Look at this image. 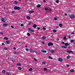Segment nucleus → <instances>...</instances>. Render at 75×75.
Segmentation results:
<instances>
[{"mask_svg": "<svg viewBox=\"0 0 75 75\" xmlns=\"http://www.w3.org/2000/svg\"><path fill=\"white\" fill-rule=\"evenodd\" d=\"M14 10H20L21 9V8L20 7L18 6H15L14 7V8H13Z\"/></svg>", "mask_w": 75, "mask_h": 75, "instance_id": "nucleus-1", "label": "nucleus"}, {"mask_svg": "<svg viewBox=\"0 0 75 75\" xmlns=\"http://www.w3.org/2000/svg\"><path fill=\"white\" fill-rule=\"evenodd\" d=\"M48 45L49 47L50 46H52L53 45V43L51 42H50L48 43Z\"/></svg>", "mask_w": 75, "mask_h": 75, "instance_id": "nucleus-2", "label": "nucleus"}, {"mask_svg": "<svg viewBox=\"0 0 75 75\" xmlns=\"http://www.w3.org/2000/svg\"><path fill=\"white\" fill-rule=\"evenodd\" d=\"M1 20L3 22H5L7 20L6 19V18H2L1 19Z\"/></svg>", "mask_w": 75, "mask_h": 75, "instance_id": "nucleus-3", "label": "nucleus"}, {"mask_svg": "<svg viewBox=\"0 0 75 75\" xmlns=\"http://www.w3.org/2000/svg\"><path fill=\"white\" fill-rule=\"evenodd\" d=\"M70 18H75V16H74V15H71V16H70Z\"/></svg>", "mask_w": 75, "mask_h": 75, "instance_id": "nucleus-4", "label": "nucleus"}, {"mask_svg": "<svg viewBox=\"0 0 75 75\" xmlns=\"http://www.w3.org/2000/svg\"><path fill=\"white\" fill-rule=\"evenodd\" d=\"M67 52L68 53H73V52L71 50H67Z\"/></svg>", "mask_w": 75, "mask_h": 75, "instance_id": "nucleus-5", "label": "nucleus"}, {"mask_svg": "<svg viewBox=\"0 0 75 75\" xmlns=\"http://www.w3.org/2000/svg\"><path fill=\"white\" fill-rule=\"evenodd\" d=\"M64 45L65 46H69V44L68 43H64Z\"/></svg>", "mask_w": 75, "mask_h": 75, "instance_id": "nucleus-6", "label": "nucleus"}, {"mask_svg": "<svg viewBox=\"0 0 75 75\" xmlns=\"http://www.w3.org/2000/svg\"><path fill=\"white\" fill-rule=\"evenodd\" d=\"M41 52H44V53H46V52H47V51L46 50H41Z\"/></svg>", "mask_w": 75, "mask_h": 75, "instance_id": "nucleus-7", "label": "nucleus"}, {"mask_svg": "<svg viewBox=\"0 0 75 75\" xmlns=\"http://www.w3.org/2000/svg\"><path fill=\"white\" fill-rule=\"evenodd\" d=\"M3 26H4V27H7V25H8V24L4 23L3 24Z\"/></svg>", "mask_w": 75, "mask_h": 75, "instance_id": "nucleus-8", "label": "nucleus"}, {"mask_svg": "<svg viewBox=\"0 0 75 75\" xmlns=\"http://www.w3.org/2000/svg\"><path fill=\"white\" fill-rule=\"evenodd\" d=\"M41 6V5L40 4H39L37 6V7L38 8H40V7Z\"/></svg>", "mask_w": 75, "mask_h": 75, "instance_id": "nucleus-9", "label": "nucleus"}, {"mask_svg": "<svg viewBox=\"0 0 75 75\" xmlns=\"http://www.w3.org/2000/svg\"><path fill=\"white\" fill-rule=\"evenodd\" d=\"M59 61H60V62H62V59L61 58H59Z\"/></svg>", "mask_w": 75, "mask_h": 75, "instance_id": "nucleus-10", "label": "nucleus"}, {"mask_svg": "<svg viewBox=\"0 0 75 75\" xmlns=\"http://www.w3.org/2000/svg\"><path fill=\"white\" fill-rule=\"evenodd\" d=\"M75 42V40H70V42H71V43H72V42Z\"/></svg>", "mask_w": 75, "mask_h": 75, "instance_id": "nucleus-11", "label": "nucleus"}, {"mask_svg": "<svg viewBox=\"0 0 75 75\" xmlns=\"http://www.w3.org/2000/svg\"><path fill=\"white\" fill-rule=\"evenodd\" d=\"M34 11H29V13L30 14H31V13H34Z\"/></svg>", "mask_w": 75, "mask_h": 75, "instance_id": "nucleus-12", "label": "nucleus"}, {"mask_svg": "<svg viewBox=\"0 0 75 75\" xmlns=\"http://www.w3.org/2000/svg\"><path fill=\"white\" fill-rule=\"evenodd\" d=\"M14 54H15L16 55H17V54H18V52H14Z\"/></svg>", "mask_w": 75, "mask_h": 75, "instance_id": "nucleus-13", "label": "nucleus"}, {"mask_svg": "<svg viewBox=\"0 0 75 75\" xmlns=\"http://www.w3.org/2000/svg\"><path fill=\"white\" fill-rule=\"evenodd\" d=\"M33 26V28H36V27H37V25H35V24H34Z\"/></svg>", "mask_w": 75, "mask_h": 75, "instance_id": "nucleus-14", "label": "nucleus"}, {"mask_svg": "<svg viewBox=\"0 0 75 75\" xmlns=\"http://www.w3.org/2000/svg\"><path fill=\"white\" fill-rule=\"evenodd\" d=\"M62 48H64L65 49H67V47L65 46H62Z\"/></svg>", "mask_w": 75, "mask_h": 75, "instance_id": "nucleus-15", "label": "nucleus"}, {"mask_svg": "<svg viewBox=\"0 0 75 75\" xmlns=\"http://www.w3.org/2000/svg\"><path fill=\"white\" fill-rule=\"evenodd\" d=\"M29 50L30 52H33V50L31 48Z\"/></svg>", "mask_w": 75, "mask_h": 75, "instance_id": "nucleus-16", "label": "nucleus"}, {"mask_svg": "<svg viewBox=\"0 0 75 75\" xmlns=\"http://www.w3.org/2000/svg\"><path fill=\"white\" fill-rule=\"evenodd\" d=\"M17 65H19V66H21V64L20 63H18L17 64Z\"/></svg>", "mask_w": 75, "mask_h": 75, "instance_id": "nucleus-17", "label": "nucleus"}, {"mask_svg": "<svg viewBox=\"0 0 75 75\" xmlns=\"http://www.w3.org/2000/svg\"><path fill=\"white\" fill-rule=\"evenodd\" d=\"M6 42L8 44H10V41L9 40H8L6 41Z\"/></svg>", "mask_w": 75, "mask_h": 75, "instance_id": "nucleus-18", "label": "nucleus"}, {"mask_svg": "<svg viewBox=\"0 0 75 75\" xmlns=\"http://www.w3.org/2000/svg\"><path fill=\"white\" fill-rule=\"evenodd\" d=\"M70 72H74V70L73 69H71L70 70Z\"/></svg>", "mask_w": 75, "mask_h": 75, "instance_id": "nucleus-19", "label": "nucleus"}, {"mask_svg": "<svg viewBox=\"0 0 75 75\" xmlns=\"http://www.w3.org/2000/svg\"><path fill=\"white\" fill-rule=\"evenodd\" d=\"M4 40H8V38L6 37H5L4 38Z\"/></svg>", "mask_w": 75, "mask_h": 75, "instance_id": "nucleus-20", "label": "nucleus"}, {"mask_svg": "<svg viewBox=\"0 0 75 75\" xmlns=\"http://www.w3.org/2000/svg\"><path fill=\"white\" fill-rule=\"evenodd\" d=\"M29 71H33V69L32 68H30L29 69Z\"/></svg>", "mask_w": 75, "mask_h": 75, "instance_id": "nucleus-21", "label": "nucleus"}, {"mask_svg": "<svg viewBox=\"0 0 75 75\" xmlns=\"http://www.w3.org/2000/svg\"><path fill=\"white\" fill-rule=\"evenodd\" d=\"M59 27H62V25L61 23L59 24Z\"/></svg>", "mask_w": 75, "mask_h": 75, "instance_id": "nucleus-22", "label": "nucleus"}, {"mask_svg": "<svg viewBox=\"0 0 75 75\" xmlns=\"http://www.w3.org/2000/svg\"><path fill=\"white\" fill-rule=\"evenodd\" d=\"M28 29L29 30V31H31L32 30H33V29H31V28H28Z\"/></svg>", "mask_w": 75, "mask_h": 75, "instance_id": "nucleus-23", "label": "nucleus"}, {"mask_svg": "<svg viewBox=\"0 0 75 75\" xmlns=\"http://www.w3.org/2000/svg\"><path fill=\"white\" fill-rule=\"evenodd\" d=\"M42 39H43V40H45V39H46V38H45V37L43 36L42 37Z\"/></svg>", "mask_w": 75, "mask_h": 75, "instance_id": "nucleus-24", "label": "nucleus"}, {"mask_svg": "<svg viewBox=\"0 0 75 75\" xmlns=\"http://www.w3.org/2000/svg\"><path fill=\"white\" fill-rule=\"evenodd\" d=\"M71 58V57L68 56L67 57V59H69V58Z\"/></svg>", "mask_w": 75, "mask_h": 75, "instance_id": "nucleus-25", "label": "nucleus"}, {"mask_svg": "<svg viewBox=\"0 0 75 75\" xmlns=\"http://www.w3.org/2000/svg\"><path fill=\"white\" fill-rule=\"evenodd\" d=\"M27 19H30V16H27Z\"/></svg>", "mask_w": 75, "mask_h": 75, "instance_id": "nucleus-26", "label": "nucleus"}, {"mask_svg": "<svg viewBox=\"0 0 75 75\" xmlns=\"http://www.w3.org/2000/svg\"><path fill=\"white\" fill-rule=\"evenodd\" d=\"M33 52H35V53H37V54H38V52H37L36 51H33Z\"/></svg>", "mask_w": 75, "mask_h": 75, "instance_id": "nucleus-27", "label": "nucleus"}, {"mask_svg": "<svg viewBox=\"0 0 75 75\" xmlns=\"http://www.w3.org/2000/svg\"><path fill=\"white\" fill-rule=\"evenodd\" d=\"M48 58L50 59H53L52 57H50V56H48Z\"/></svg>", "mask_w": 75, "mask_h": 75, "instance_id": "nucleus-28", "label": "nucleus"}, {"mask_svg": "<svg viewBox=\"0 0 75 75\" xmlns=\"http://www.w3.org/2000/svg\"><path fill=\"white\" fill-rule=\"evenodd\" d=\"M18 69H19V70H21V68L20 67H18Z\"/></svg>", "mask_w": 75, "mask_h": 75, "instance_id": "nucleus-29", "label": "nucleus"}, {"mask_svg": "<svg viewBox=\"0 0 75 75\" xmlns=\"http://www.w3.org/2000/svg\"><path fill=\"white\" fill-rule=\"evenodd\" d=\"M7 74H8V75H11V73H9V72L7 73Z\"/></svg>", "mask_w": 75, "mask_h": 75, "instance_id": "nucleus-30", "label": "nucleus"}, {"mask_svg": "<svg viewBox=\"0 0 75 75\" xmlns=\"http://www.w3.org/2000/svg\"><path fill=\"white\" fill-rule=\"evenodd\" d=\"M53 31L54 33H56L57 32V30H54Z\"/></svg>", "mask_w": 75, "mask_h": 75, "instance_id": "nucleus-31", "label": "nucleus"}, {"mask_svg": "<svg viewBox=\"0 0 75 75\" xmlns=\"http://www.w3.org/2000/svg\"><path fill=\"white\" fill-rule=\"evenodd\" d=\"M2 72L3 73H5L6 72V71L4 70H3L2 71Z\"/></svg>", "mask_w": 75, "mask_h": 75, "instance_id": "nucleus-32", "label": "nucleus"}, {"mask_svg": "<svg viewBox=\"0 0 75 75\" xmlns=\"http://www.w3.org/2000/svg\"><path fill=\"white\" fill-rule=\"evenodd\" d=\"M14 3L15 4H17V3H18V2H17V1H15L14 2Z\"/></svg>", "mask_w": 75, "mask_h": 75, "instance_id": "nucleus-33", "label": "nucleus"}, {"mask_svg": "<svg viewBox=\"0 0 75 75\" xmlns=\"http://www.w3.org/2000/svg\"><path fill=\"white\" fill-rule=\"evenodd\" d=\"M45 10H46V11H47V10H48V8H45Z\"/></svg>", "mask_w": 75, "mask_h": 75, "instance_id": "nucleus-34", "label": "nucleus"}, {"mask_svg": "<svg viewBox=\"0 0 75 75\" xmlns=\"http://www.w3.org/2000/svg\"><path fill=\"white\" fill-rule=\"evenodd\" d=\"M28 33L27 35H28V36H30V33Z\"/></svg>", "mask_w": 75, "mask_h": 75, "instance_id": "nucleus-35", "label": "nucleus"}, {"mask_svg": "<svg viewBox=\"0 0 75 75\" xmlns=\"http://www.w3.org/2000/svg\"><path fill=\"white\" fill-rule=\"evenodd\" d=\"M33 24V23H32L29 22L28 24H29V25H31V24Z\"/></svg>", "mask_w": 75, "mask_h": 75, "instance_id": "nucleus-36", "label": "nucleus"}, {"mask_svg": "<svg viewBox=\"0 0 75 75\" xmlns=\"http://www.w3.org/2000/svg\"><path fill=\"white\" fill-rule=\"evenodd\" d=\"M56 2V3H59V1H58V0H57Z\"/></svg>", "mask_w": 75, "mask_h": 75, "instance_id": "nucleus-37", "label": "nucleus"}, {"mask_svg": "<svg viewBox=\"0 0 75 75\" xmlns=\"http://www.w3.org/2000/svg\"><path fill=\"white\" fill-rule=\"evenodd\" d=\"M64 40H66L67 39V38H66V37L65 36L64 37V38H63Z\"/></svg>", "mask_w": 75, "mask_h": 75, "instance_id": "nucleus-38", "label": "nucleus"}, {"mask_svg": "<svg viewBox=\"0 0 75 75\" xmlns=\"http://www.w3.org/2000/svg\"><path fill=\"white\" fill-rule=\"evenodd\" d=\"M42 64H43L44 65H45V62H42Z\"/></svg>", "mask_w": 75, "mask_h": 75, "instance_id": "nucleus-39", "label": "nucleus"}, {"mask_svg": "<svg viewBox=\"0 0 75 75\" xmlns=\"http://www.w3.org/2000/svg\"><path fill=\"white\" fill-rule=\"evenodd\" d=\"M34 60L35 61H36V62L37 61V60L35 58H34Z\"/></svg>", "mask_w": 75, "mask_h": 75, "instance_id": "nucleus-40", "label": "nucleus"}, {"mask_svg": "<svg viewBox=\"0 0 75 75\" xmlns=\"http://www.w3.org/2000/svg\"><path fill=\"white\" fill-rule=\"evenodd\" d=\"M54 20H58V19L57 18H54Z\"/></svg>", "mask_w": 75, "mask_h": 75, "instance_id": "nucleus-41", "label": "nucleus"}, {"mask_svg": "<svg viewBox=\"0 0 75 75\" xmlns=\"http://www.w3.org/2000/svg\"><path fill=\"white\" fill-rule=\"evenodd\" d=\"M68 13H70L71 12V10H69L67 11Z\"/></svg>", "mask_w": 75, "mask_h": 75, "instance_id": "nucleus-42", "label": "nucleus"}, {"mask_svg": "<svg viewBox=\"0 0 75 75\" xmlns=\"http://www.w3.org/2000/svg\"><path fill=\"white\" fill-rule=\"evenodd\" d=\"M27 51H29V49H28V48H26L25 49Z\"/></svg>", "mask_w": 75, "mask_h": 75, "instance_id": "nucleus-43", "label": "nucleus"}, {"mask_svg": "<svg viewBox=\"0 0 75 75\" xmlns=\"http://www.w3.org/2000/svg\"><path fill=\"white\" fill-rule=\"evenodd\" d=\"M37 29H38V30H40V29H41L40 28L38 27H37Z\"/></svg>", "mask_w": 75, "mask_h": 75, "instance_id": "nucleus-44", "label": "nucleus"}, {"mask_svg": "<svg viewBox=\"0 0 75 75\" xmlns=\"http://www.w3.org/2000/svg\"><path fill=\"white\" fill-rule=\"evenodd\" d=\"M21 26H22V27H23L24 26V25L23 24H21Z\"/></svg>", "mask_w": 75, "mask_h": 75, "instance_id": "nucleus-45", "label": "nucleus"}, {"mask_svg": "<svg viewBox=\"0 0 75 75\" xmlns=\"http://www.w3.org/2000/svg\"><path fill=\"white\" fill-rule=\"evenodd\" d=\"M44 69L45 71H47V69H46L45 68H44Z\"/></svg>", "mask_w": 75, "mask_h": 75, "instance_id": "nucleus-46", "label": "nucleus"}, {"mask_svg": "<svg viewBox=\"0 0 75 75\" xmlns=\"http://www.w3.org/2000/svg\"><path fill=\"white\" fill-rule=\"evenodd\" d=\"M13 49L16 50V47H15L13 48Z\"/></svg>", "mask_w": 75, "mask_h": 75, "instance_id": "nucleus-47", "label": "nucleus"}, {"mask_svg": "<svg viewBox=\"0 0 75 75\" xmlns=\"http://www.w3.org/2000/svg\"><path fill=\"white\" fill-rule=\"evenodd\" d=\"M51 52H52V53H54V51L53 50H52L51 51Z\"/></svg>", "mask_w": 75, "mask_h": 75, "instance_id": "nucleus-48", "label": "nucleus"}, {"mask_svg": "<svg viewBox=\"0 0 75 75\" xmlns=\"http://www.w3.org/2000/svg\"><path fill=\"white\" fill-rule=\"evenodd\" d=\"M11 61H12V62H16V61H14V60H12Z\"/></svg>", "mask_w": 75, "mask_h": 75, "instance_id": "nucleus-49", "label": "nucleus"}, {"mask_svg": "<svg viewBox=\"0 0 75 75\" xmlns=\"http://www.w3.org/2000/svg\"><path fill=\"white\" fill-rule=\"evenodd\" d=\"M2 45H5V44H4V43H2Z\"/></svg>", "mask_w": 75, "mask_h": 75, "instance_id": "nucleus-50", "label": "nucleus"}, {"mask_svg": "<svg viewBox=\"0 0 75 75\" xmlns=\"http://www.w3.org/2000/svg\"><path fill=\"white\" fill-rule=\"evenodd\" d=\"M31 31V32H32V33H34V32L35 31L33 30H32Z\"/></svg>", "mask_w": 75, "mask_h": 75, "instance_id": "nucleus-51", "label": "nucleus"}, {"mask_svg": "<svg viewBox=\"0 0 75 75\" xmlns=\"http://www.w3.org/2000/svg\"><path fill=\"white\" fill-rule=\"evenodd\" d=\"M42 44H45V43L44 42H42Z\"/></svg>", "mask_w": 75, "mask_h": 75, "instance_id": "nucleus-52", "label": "nucleus"}, {"mask_svg": "<svg viewBox=\"0 0 75 75\" xmlns=\"http://www.w3.org/2000/svg\"><path fill=\"white\" fill-rule=\"evenodd\" d=\"M12 13H16V12H15V11H12Z\"/></svg>", "mask_w": 75, "mask_h": 75, "instance_id": "nucleus-53", "label": "nucleus"}, {"mask_svg": "<svg viewBox=\"0 0 75 75\" xmlns=\"http://www.w3.org/2000/svg\"><path fill=\"white\" fill-rule=\"evenodd\" d=\"M43 30H46V28H45V27H43Z\"/></svg>", "mask_w": 75, "mask_h": 75, "instance_id": "nucleus-54", "label": "nucleus"}, {"mask_svg": "<svg viewBox=\"0 0 75 75\" xmlns=\"http://www.w3.org/2000/svg\"><path fill=\"white\" fill-rule=\"evenodd\" d=\"M0 34L1 35H3V32H1Z\"/></svg>", "mask_w": 75, "mask_h": 75, "instance_id": "nucleus-55", "label": "nucleus"}, {"mask_svg": "<svg viewBox=\"0 0 75 75\" xmlns=\"http://www.w3.org/2000/svg\"><path fill=\"white\" fill-rule=\"evenodd\" d=\"M11 28H14V27L13 26H11Z\"/></svg>", "mask_w": 75, "mask_h": 75, "instance_id": "nucleus-56", "label": "nucleus"}, {"mask_svg": "<svg viewBox=\"0 0 75 75\" xmlns=\"http://www.w3.org/2000/svg\"><path fill=\"white\" fill-rule=\"evenodd\" d=\"M4 49H5V50H7V48L6 47H4Z\"/></svg>", "mask_w": 75, "mask_h": 75, "instance_id": "nucleus-57", "label": "nucleus"}, {"mask_svg": "<svg viewBox=\"0 0 75 75\" xmlns=\"http://www.w3.org/2000/svg\"><path fill=\"white\" fill-rule=\"evenodd\" d=\"M66 66H67V67H69L70 65H69L66 64Z\"/></svg>", "mask_w": 75, "mask_h": 75, "instance_id": "nucleus-58", "label": "nucleus"}, {"mask_svg": "<svg viewBox=\"0 0 75 75\" xmlns=\"http://www.w3.org/2000/svg\"><path fill=\"white\" fill-rule=\"evenodd\" d=\"M61 43H62L63 44H65V43H64V42H62Z\"/></svg>", "mask_w": 75, "mask_h": 75, "instance_id": "nucleus-59", "label": "nucleus"}, {"mask_svg": "<svg viewBox=\"0 0 75 75\" xmlns=\"http://www.w3.org/2000/svg\"><path fill=\"white\" fill-rule=\"evenodd\" d=\"M43 1L44 3H46V1H45V0H43Z\"/></svg>", "mask_w": 75, "mask_h": 75, "instance_id": "nucleus-60", "label": "nucleus"}, {"mask_svg": "<svg viewBox=\"0 0 75 75\" xmlns=\"http://www.w3.org/2000/svg\"><path fill=\"white\" fill-rule=\"evenodd\" d=\"M57 41H59V38H57Z\"/></svg>", "mask_w": 75, "mask_h": 75, "instance_id": "nucleus-61", "label": "nucleus"}, {"mask_svg": "<svg viewBox=\"0 0 75 75\" xmlns=\"http://www.w3.org/2000/svg\"><path fill=\"white\" fill-rule=\"evenodd\" d=\"M68 38H71V36H69Z\"/></svg>", "mask_w": 75, "mask_h": 75, "instance_id": "nucleus-62", "label": "nucleus"}, {"mask_svg": "<svg viewBox=\"0 0 75 75\" xmlns=\"http://www.w3.org/2000/svg\"><path fill=\"white\" fill-rule=\"evenodd\" d=\"M68 48H69V49L71 48V47H68Z\"/></svg>", "mask_w": 75, "mask_h": 75, "instance_id": "nucleus-63", "label": "nucleus"}, {"mask_svg": "<svg viewBox=\"0 0 75 75\" xmlns=\"http://www.w3.org/2000/svg\"><path fill=\"white\" fill-rule=\"evenodd\" d=\"M73 44H75V42H73Z\"/></svg>", "mask_w": 75, "mask_h": 75, "instance_id": "nucleus-64", "label": "nucleus"}]
</instances>
